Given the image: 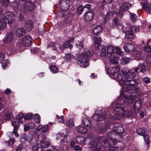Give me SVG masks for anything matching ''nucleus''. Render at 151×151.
<instances>
[{
	"instance_id": "obj_45",
	"label": "nucleus",
	"mask_w": 151,
	"mask_h": 151,
	"mask_svg": "<svg viewBox=\"0 0 151 151\" xmlns=\"http://www.w3.org/2000/svg\"><path fill=\"white\" fill-rule=\"evenodd\" d=\"M131 60L130 58H128L126 57L123 58L121 60V62L122 64L124 65L129 63Z\"/></svg>"
},
{
	"instance_id": "obj_50",
	"label": "nucleus",
	"mask_w": 151,
	"mask_h": 151,
	"mask_svg": "<svg viewBox=\"0 0 151 151\" xmlns=\"http://www.w3.org/2000/svg\"><path fill=\"white\" fill-rule=\"evenodd\" d=\"M106 47H102L100 51V55L101 57H104L106 55Z\"/></svg>"
},
{
	"instance_id": "obj_3",
	"label": "nucleus",
	"mask_w": 151,
	"mask_h": 151,
	"mask_svg": "<svg viewBox=\"0 0 151 151\" xmlns=\"http://www.w3.org/2000/svg\"><path fill=\"white\" fill-rule=\"evenodd\" d=\"M132 101V99L131 98H127L124 99V100L121 99L120 101V105L119 106H116L115 111L117 115L120 116H123L126 110L125 108L128 104L130 103L131 104Z\"/></svg>"
},
{
	"instance_id": "obj_9",
	"label": "nucleus",
	"mask_w": 151,
	"mask_h": 151,
	"mask_svg": "<svg viewBox=\"0 0 151 151\" xmlns=\"http://www.w3.org/2000/svg\"><path fill=\"white\" fill-rule=\"evenodd\" d=\"M116 143L115 141L112 140L109 138L104 139L101 142V145L103 147L107 148L111 146L114 145Z\"/></svg>"
},
{
	"instance_id": "obj_33",
	"label": "nucleus",
	"mask_w": 151,
	"mask_h": 151,
	"mask_svg": "<svg viewBox=\"0 0 151 151\" xmlns=\"http://www.w3.org/2000/svg\"><path fill=\"white\" fill-rule=\"evenodd\" d=\"M13 134H14L12 133L10 135V138L9 140L8 141L5 142H6L8 143L9 146H12L15 142V138H13L12 137L13 135Z\"/></svg>"
},
{
	"instance_id": "obj_61",
	"label": "nucleus",
	"mask_w": 151,
	"mask_h": 151,
	"mask_svg": "<svg viewBox=\"0 0 151 151\" xmlns=\"http://www.w3.org/2000/svg\"><path fill=\"white\" fill-rule=\"evenodd\" d=\"M114 49L115 50V51L114 52L120 55L122 54V51L120 49V48L118 47H115Z\"/></svg>"
},
{
	"instance_id": "obj_34",
	"label": "nucleus",
	"mask_w": 151,
	"mask_h": 151,
	"mask_svg": "<svg viewBox=\"0 0 151 151\" xmlns=\"http://www.w3.org/2000/svg\"><path fill=\"white\" fill-rule=\"evenodd\" d=\"M135 113L134 112H132L130 110H128L126 111L125 110L123 116L129 118L131 117H133L134 115H135Z\"/></svg>"
},
{
	"instance_id": "obj_57",
	"label": "nucleus",
	"mask_w": 151,
	"mask_h": 151,
	"mask_svg": "<svg viewBox=\"0 0 151 151\" xmlns=\"http://www.w3.org/2000/svg\"><path fill=\"white\" fill-rule=\"evenodd\" d=\"M24 114L22 113H19L16 116V118L19 122L24 118Z\"/></svg>"
},
{
	"instance_id": "obj_20",
	"label": "nucleus",
	"mask_w": 151,
	"mask_h": 151,
	"mask_svg": "<svg viewBox=\"0 0 151 151\" xmlns=\"http://www.w3.org/2000/svg\"><path fill=\"white\" fill-rule=\"evenodd\" d=\"M61 14L63 15V17H65L67 22H69L72 20L71 15L67 12L66 10H62Z\"/></svg>"
},
{
	"instance_id": "obj_8",
	"label": "nucleus",
	"mask_w": 151,
	"mask_h": 151,
	"mask_svg": "<svg viewBox=\"0 0 151 151\" xmlns=\"http://www.w3.org/2000/svg\"><path fill=\"white\" fill-rule=\"evenodd\" d=\"M108 135L109 137V138L115 141L116 142V141L122 139L121 136L118 134L114 130L108 132Z\"/></svg>"
},
{
	"instance_id": "obj_59",
	"label": "nucleus",
	"mask_w": 151,
	"mask_h": 151,
	"mask_svg": "<svg viewBox=\"0 0 151 151\" xmlns=\"http://www.w3.org/2000/svg\"><path fill=\"white\" fill-rule=\"evenodd\" d=\"M27 139L26 135L25 134H23L22 135L21 137V141L22 142H24Z\"/></svg>"
},
{
	"instance_id": "obj_18",
	"label": "nucleus",
	"mask_w": 151,
	"mask_h": 151,
	"mask_svg": "<svg viewBox=\"0 0 151 151\" xmlns=\"http://www.w3.org/2000/svg\"><path fill=\"white\" fill-rule=\"evenodd\" d=\"M123 47L124 50L127 52H132L135 49L134 45L130 43H124Z\"/></svg>"
},
{
	"instance_id": "obj_52",
	"label": "nucleus",
	"mask_w": 151,
	"mask_h": 151,
	"mask_svg": "<svg viewBox=\"0 0 151 151\" xmlns=\"http://www.w3.org/2000/svg\"><path fill=\"white\" fill-rule=\"evenodd\" d=\"M9 3V0H0V3L5 7L8 6Z\"/></svg>"
},
{
	"instance_id": "obj_36",
	"label": "nucleus",
	"mask_w": 151,
	"mask_h": 151,
	"mask_svg": "<svg viewBox=\"0 0 151 151\" xmlns=\"http://www.w3.org/2000/svg\"><path fill=\"white\" fill-rule=\"evenodd\" d=\"M102 31V28L101 26H97L95 27L93 29V32L94 35L98 34Z\"/></svg>"
},
{
	"instance_id": "obj_39",
	"label": "nucleus",
	"mask_w": 151,
	"mask_h": 151,
	"mask_svg": "<svg viewBox=\"0 0 151 151\" xmlns=\"http://www.w3.org/2000/svg\"><path fill=\"white\" fill-rule=\"evenodd\" d=\"M113 22L114 24L119 29L122 28V27L119 21L117 18H114L113 19Z\"/></svg>"
},
{
	"instance_id": "obj_12",
	"label": "nucleus",
	"mask_w": 151,
	"mask_h": 151,
	"mask_svg": "<svg viewBox=\"0 0 151 151\" xmlns=\"http://www.w3.org/2000/svg\"><path fill=\"white\" fill-rule=\"evenodd\" d=\"M59 6L60 9H68L70 6V0H60L59 3Z\"/></svg>"
},
{
	"instance_id": "obj_31",
	"label": "nucleus",
	"mask_w": 151,
	"mask_h": 151,
	"mask_svg": "<svg viewBox=\"0 0 151 151\" xmlns=\"http://www.w3.org/2000/svg\"><path fill=\"white\" fill-rule=\"evenodd\" d=\"M76 140L77 143L79 144H82L86 141L85 138L83 136L81 135L77 136Z\"/></svg>"
},
{
	"instance_id": "obj_28",
	"label": "nucleus",
	"mask_w": 151,
	"mask_h": 151,
	"mask_svg": "<svg viewBox=\"0 0 151 151\" xmlns=\"http://www.w3.org/2000/svg\"><path fill=\"white\" fill-rule=\"evenodd\" d=\"M29 10H22L21 12L20 13L19 17V20L20 21H23L24 18V16L27 13H28L29 12Z\"/></svg>"
},
{
	"instance_id": "obj_43",
	"label": "nucleus",
	"mask_w": 151,
	"mask_h": 151,
	"mask_svg": "<svg viewBox=\"0 0 151 151\" xmlns=\"http://www.w3.org/2000/svg\"><path fill=\"white\" fill-rule=\"evenodd\" d=\"M70 141V137L68 135H66L64 136L63 139H62L60 142L61 143L66 142V143H68Z\"/></svg>"
},
{
	"instance_id": "obj_10",
	"label": "nucleus",
	"mask_w": 151,
	"mask_h": 151,
	"mask_svg": "<svg viewBox=\"0 0 151 151\" xmlns=\"http://www.w3.org/2000/svg\"><path fill=\"white\" fill-rule=\"evenodd\" d=\"M112 0H103L101 2V7L102 9L111 8L113 6Z\"/></svg>"
},
{
	"instance_id": "obj_27",
	"label": "nucleus",
	"mask_w": 151,
	"mask_h": 151,
	"mask_svg": "<svg viewBox=\"0 0 151 151\" xmlns=\"http://www.w3.org/2000/svg\"><path fill=\"white\" fill-rule=\"evenodd\" d=\"M82 122L83 124L90 128L91 127V124L90 120L86 117L83 118L82 120Z\"/></svg>"
},
{
	"instance_id": "obj_6",
	"label": "nucleus",
	"mask_w": 151,
	"mask_h": 151,
	"mask_svg": "<svg viewBox=\"0 0 151 151\" xmlns=\"http://www.w3.org/2000/svg\"><path fill=\"white\" fill-rule=\"evenodd\" d=\"M4 15H5L4 17V19L6 21L7 23L11 25L14 24L15 22V15L12 12H8L3 13Z\"/></svg>"
},
{
	"instance_id": "obj_51",
	"label": "nucleus",
	"mask_w": 151,
	"mask_h": 151,
	"mask_svg": "<svg viewBox=\"0 0 151 151\" xmlns=\"http://www.w3.org/2000/svg\"><path fill=\"white\" fill-rule=\"evenodd\" d=\"M91 8V6L90 4H87L84 6L82 5L78 7L77 9H83L84 8L90 9Z\"/></svg>"
},
{
	"instance_id": "obj_58",
	"label": "nucleus",
	"mask_w": 151,
	"mask_h": 151,
	"mask_svg": "<svg viewBox=\"0 0 151 151\" xmlns=\"http://www.w3.org/2000/svg\"><path fill=\"white\" fill-rule=\"evenodd\" d=\"M50 70L51 72L53 73H55L58 72V68L55 66L53 65L50 67Z\"/></svg>"
},
{
	"instance_id": "obj_2",
	"label": "nucleus",
	"mask_w": 151,
	"mask_h": 151,
	"mask_svg": "<svg viewBox=\"0 0 151 151\" xmlns=\"http://www.w3.org/2000/svg\"><path fill=\"white\" fill-rule=\"evenodd\" d=\"M94 52L92 51H85L79 56L77 63L82 68H86L89 65V58L93 55Z\"/></svg>"
},
{
	"instance_id": "obj_24",
	"label": "nucleus",
	"mask_w": 151,
	"mask_h": 151,
	"mask_svg": "<svg viewBox=\"0 0 151 151\" xmlns=\"http://www.w3.org/2000/svg\"><path fill=\"white\" fill-rule=\"evenodd\" d=\"M133 31L129 28V29L127 30L125 32V39L128 40L130 41L133 37Z\"/></svg>"
},
{
	"instance_id": "obj_29",
	"label": "nucleus",
	"mask_w": 151,
	"mask_h": 151,
	"mask_svg": "<svg viewBox=\"0 0 151 151\" xmlns=\"http://www.w3.org/2000/svg\"><path fill=\"white\" fill-rule=\"evenodd\" d=\"M114 130L121 136V134L124 133V130L123 127L121 126H119L114 127Z\"/></svg>"
},
{
	"instance_id": "obj_16",
	"label": "nucleus",
	"mask_w": 151,
	"mask_h": 151,
	"mask_svg": "<svg viewBox=\"0 0 151 151\" xmlns=\"http://www.w3.org/2000/svg\"><path fill=\"white\" fill-rule=\"evenodd\" d=\"M94 12L93 10H88L85 15V19L87 21H91L93 18Z\"/></svg>"
},
{
	"instance_id": "obj_4",
	"label": "nucleus",
	"mask_w": 151,
	"mask_h": 151,
	"mask_svg": "<svg viewBox=\"0 0 151 151\" xmlns=\"http://www.w3.org/2000/svg\"><path fill=\"white\" fill-rule=\"evenodd\" d=\"M100 141V139L99 137H96L91 140L90 143V146L89 148L93 151H103L101 147L99 145V143Z\"/></svg>"
},
{
	"instance_id": "obj_32",
	"label": "nucleus",
	"mask_w": 151,
	"mask_h": 151,
	"mask_svg": "<svg viewBox=\"0 0 151 151\" xmlns=\"http://www.w3.org/2000/svg\"><path fill=\"white\" fill-rule=\"evenodd\" d=\"M12 6L13 9H22L19 2L17 0L14 1L13 3Z\"/></svg>"
},
{
	"instance_id": "obj_62",
	"label": "nucleus",
	"mask_w": 151,
	"mask_h": 151,
	"mask_svg": "<svg viewBox=\"0 0 151 151\" xmlns=\"http://www.w3.org/2000/svg\"><path fill=\"white\" fill-rule=\"evenodd\" d=\"M132 31L133 32H136L137 31H138L139 29L138 27L136 26H132L131 28H130Z\"/></svg>"
},
{
	"instance_id": "obj_1",
	"label": "nucleus",
	"mask_w": 151,
	"mask_h": 151,
	"mask_svg": "<svg viewBox=\"0 0 151 151\" xmlns=\"http://www.w3.org/2000/svg\"><path fill=\"white\" fill-rule=\"evenodd\" d=\"M135 76V74L130 70L128 75L126 76L127 78H125V79H126L124 80L125 81L124 84L128 86L125 88L124 94L127 96V97L130 98L132 96H136L135 95L132 94L134 93H136L138 89L136 86H137L138 83L136 80L133 79Z\"/></svg>"
},
{
	"instance_id": "obj_54",
	"label": "nucleus",
	"mask_w": 151,
	"mask_h": 151,
	"mask_svg": "<svg viewBox=\"0 0 151 151\" xmlns=\"http://www.w3.org/2000/svg\"><path fill=\"white\" fill-rule=\"evenodd\" d=\"M67 124L69 127H72L74 125L73 121L72 119H69L67 122Z\"/></svg>"
},
{
	"instance_id": "obj_30",
	"label": "nucleus",
	"mask_w": 151,
	"mask_h": 151,
	"mask_svg": "<svg viewBox=\"0 0 151 151\" xmlns=\"http://www.w3.org/2000/svg\"><path fill=\"white\" fill-rule=\"evenodd\" d=\"M132 53L134 57L139 58H141V52L140 50L134 49L132 52Z\"/></svg>"
},
{
	"instance_id": "obj_15",
	"label": "nucleus",
	"mask_w": 151,
	"mask_h": 151,
	"mask_svg": "<svg viewBox=\"0 0 151 151\" xmlns=\"http://www.w3.org/2000/svg\"><path fill=\"white\" fill-rule=\"evenodd\" d=\"M12 124L14 127L13 131L12 133H14L16 137H18L19 134L17 133V130L19 129V122L12 121Z\"/></svg>"
},
{
	"instance_id": "obj_23",
	"label": "nucleus",
	"mask_w": 151,
	"mask_h": 151,
	"mask_svg": "<svg viewBox=\"0 0 151 151\" xmlns=\"http://www.w3.org/2000/svg\"><path fill=\"white\" fill-rule=\"evenodd\" d=\"M142 101L139 99L136 101L134 104V110L135 113L138 112L141 108Z\"/></svg>"
},
{
	"instance_id": "obj_46",
	"label": "nucleus",
	"mask_w": 151,
	"mask_h": 151,
	"mask_svg": "<svg viewBox=\"0 0 151 151\" xmlns=\"http://www.w3.org/2000/svg\"><path fill=\"white\" fill-rule=\"evenodd\" d=\"M130 14V19L133 22H135L137 20V16L136 15L133 13H131L129 12Z\"/></svg>"
},
{
	"instance_id": "obj_25",
	"label": "nucleus",
	"mask_w": 151,
	"mask_h": 151,
	"mask_svg": "<svg viewBox=\"0 0 151 151\" xmlns=\"http://www.w3.org/2000/svg\"><path fill=\"white\" fill-rule=\"evenodd\" d=\"M106 48L107 49V56L108 57H111V55L114 51L115 47L112 46H106Z\"/></svg>"
},
{
	"instance_id": "obj_63",
	"label": "nucleus",
	"mask_w": 151,
	"mask_h": 151,
	"mask_svg": "<svg viewBox=\"0 0 151 151\" xmlns=\"http://www.w3.org/2000/svg\"><path fill=\"white\" fill-rule=\"evenodd\" d=\"M97 130L98 132L100 134L104 132L105 131V129L102 127H99L98 128Z\"/></svg>"
},
{
	"instance_id": "obj_37",
	"label": "nucleus",
	"mask_w": 151,
	"mask_h": 151,
	"mask_svg": "<svg viewBox=\"0 0 151 151\" xmlns=\"http://www.w3.org/2000/svg\"><path fill=\"white\" fill-rule=\"evenodd\" d=\"M7 22L3 17L0 20V29H3L6 26Z\"/></svg>"
},
{
	"instance_id": "obj_64",
	"label": "nucleus",
	"mask_w": 151,
	"mask_h": 151,
	"mask_svg": "<svg viewBox=\"0 0 151 151\" xmlns=\"http://www.w3.org/2000/svg\"><path fill=\"white\" fill-rule=\"evenodd\" d=\"M146 62L148 64H151V54L147 56L146 58Z\"/></svg>"
},
{
	"instance_id": "obj_40",
	"label": "nucleus",
	"mask_w": 151,
	"mask_h": 151,
	"mask_svg": "<svg viewBox=\"0 0 151 151\" xmlns=\"http://www.w3.org/2000/svg\"><path fill=\"white\" fill-rule=\"evenodd\" d=\"M146 132V129L145 128L142 127L138 128L136 131L137 133L139 135L141 136H143Z\"/></svg>"
},
{
	"instance_id": "obj_11",
	"label": "nucleus",
	"mask_w": 151,
	"mask_h": 151,
	"mask_svg": "<svg viewBox=\"0 0 151 151\" xmlns=\"http://www.w3.org/2000/svg\"><path fill=\"white\" fill-rule=\"evenodd\" d=\"M32 41V38L31 37L27 36L24 37L21 39V42L24 45L28 46L31 44Z\"/></svg>"
},
{
	"instance_id": "obj_53",
	"label": "nucleus",
	"mask_w": 151,
	"mask_h": 151,
	"mask_svg": "<svg viewBox=\"0 0 151 151\" xmlns=\"http://www.w3.org/2000/svg\"><path fill=\"white\" fill-rule=\"evenodd\" d=\"M33 117V114L31 113H29L27 114L24 117L25 119L29 120L32 119Z\"/></svg>"
},
{
	"instance_id": "obj_13",
	"label": "nucleus",
	"mask_w": 151,
	"mask_h": 151,
	"mask_svg": "<svg viewBox=\"0 0 151 151\" xmlns=\"http://www.w3.org/2000/svg\"><path fill=\"white\" fill-rule=\"evenodd\" d=\"M119 69L118 66L111 67L107 70V73L111 77L115 76L119 71Z\"/></svg>"
},
{
	"instance_id": "obj_47",
	"label": "nucleus",
	"mask_w": 151,
	"mask_h": 151,
	"mask_svg": "<svg viewBox=\"0 0 151 151\" xmlns=\"http://www.w3.org/2000/svg\"><path fill=\"white\" fill-rule=\"evenodd\" d=\"M118 58L115 57H112L110 59V63L111 64L116 65L118 63Z\"/></svg>"
},
{
	"instance_id": "obj_7",
	"label": "nucleus",
	"mask_w": 151,
	"mask_h": 151,
	"mask_svg": "<svg viewBox=\"0 0 151 151\" xmlns=\"http://www.w3.org/2000/svg\"><path fill=\"white\" fill-rule=\"evenodd\" d=\"M106 113L104 110H102L99 114H94L93 116V119L96 121H102L106 118Z\"/></svg>"
},
{
	"instance_id": "obj_22",
	"label": "nucleus",
	"mask_w": 151,
	"mask_h": 151,
	"mask_svg": "<svg viewBox=\"0 0 151 151\" xmlns=\"http://www.w3.org/2000/svg\"><path fill=\"white\" fill-rule=\"evenodd\" d=\"M94 44L95 47L98 48L99 49L100 46V43L101 41V39L99 35H96L94 37L93 39Z\"/></svg>"
},
{
	"instance_id": "obj_56",
	"label": "nucleus",
	"mask_w": 151,
	"mask_h": 151,
	"mask_svg": "<svg viewBox=\"0 0 151 151\" xmlns=\"http://www.w3.org/2000/svg\"><path fill=\"white\" fill-rule=\"evenodd\" d=\"M63 46L65 48L69 47L70 48H72L73 46L71 45V43L69 42L66 41L63 44Z\"/></svg>"
},
{
	"instance_id": "obj_55",
	"label": "nucleus",
	"mask_w": 151,
	"mask_h": 151,
	"mask_svg": "<svg viewBox=\"0 0 151 151\" xmlns=\"http://www.w3.org/2000/svg\"><path fill=\"white\" fill-rule=\"evenodd\" d=\"M49 130V125L48 124L43 126L42 132V133H45Z\"/></svg>"
},
{
	"instance_id": "obj_5",
	"label": "nucleus",
	"mask_w": 151,
	"mask_h": 151,
	"mask_svg": "<svg viewBox=\"0 0 151 151\" xmlns=\"http://www.w3.org/2000/svg\"><path fill=\"white\" fill-rule=\"evenodd\" d=\"M129 70L127 68H124L122 71V74H119L117 73L116 75L114 76V78L117 81H120L121 83L124 84L125 80V78H127L126 76L128 75Z\"/></svg>"
},
{
	"instance_id": "obj_21",
	"label": "nucleus",
	"mask_w": 151,
	"mask_h": 151,
	"mask_svg": "<svg viewBox=\"0 0 151 151\" xmlns=\"http://www.w3.org/2000/svg\"><path fill=\"white\" fill-rule=\"evenodd\" d=\"M14 35V33L12 32H9L3 39V41L6 43L10 42L13 39Z\"/></svg>"
},
{
	"instance_id": "obj_48",
	"label": "nucleus",
	"mask_w": 151,
	"mask_h": 151,
	"mask_svg": "<svg viewBox=\"0 0 151 151\" xmlns=\"http://www.w3.org/2000/svg\"><path fill=\"white\" fill-rule=\"evenodd\" d=\"M139 70L142 73H144L146 71L145 67L143 64H139Z\"/></svg>"
},
{
	"instance_id": "obj_60",
	"label": "nucleus",
	"mask_w": 151,
	"mask_h": 151,
	"mask_svg": "<svg viewBox=\"0 0 151 151\" xmlns=\"http://www.w3.org/2000/svg\"><path fill=\"white\" fill-rule=\"evenodd\" d=\"M142 81L147 84L149 83L150 82V78L147 77H145L142 79Z\"/></svg>"
},
{
	"instance_id": "obj_17",
	"label": "nucleus",
	"mask_w": 151,
	"mask_h": 151,
	"mask_svg": "<svg viewBox=\"0 0 151 151\" xmlns=\"http://www.w3.org/2000/svg\"><path fill=\"white\" fill-rule=\"evenodd\" d=\"M35 8V6L33 3L30 1H27L24 3L22 9H34Z\"/></svg>"
},
{
	"instance_id": "obj_35",
	"label": "nucleus",
	"mask_w": 151,
	"mask_h": 151,
	"mask_svg": "<svg viewBox=\"0 0 151 151\" xmlns=\"http://www.w3.org/2000/svg\"><path fill=\"white\" fill-rule=\"evenodd\" d=\"M131 4L129 2H126L122 5L121 8L123 9H128L131 8Z\"/></svg>"
},
{
	"instance_id": "obj_19",
	"label": "nucleus",
	"mask_w": 151,
	"mask_h": 151,
	"mask_svg": "<svg viewBox=\"0 0 151 151\" xmlns=\"http://www.w3.org/2000/svg\"><path fill=\"white\" fill-rule=\"evenodd\" d=\"M33 20H29L25 22L24 27L28 31H30L32 29L34 26V22Z\"/></svg>"
},
{
	"instance_id": "obj_49",
	"label": "nucleus",
	"mask_w": 151,
	"mask_h": 151,
	"mask_svg": "<svg viewBox=\"0 0 151 151\" xmlns=\"http://www.w3.org/2000/svg\"><path fill=\"white\" fill-rule=\"evenodd\" d=\"M144 139L146 144L147 145V147H148L150 143L149 140V136L148 134H145L144 136Z\"/></svg>"
},
{
	"instance_id": "obj_14",
	"label": "nucleus",
	"mask_w": 151,
	"mask_h": 151,
	"mask_svg": "<svg viewBox=\"0 0 151 151\" xmlns=\"http://www.w3.org/2000/svg\"><path fill=\"white\" fill-rule=\"evenodd\" d=\"M26 33V30L24 28L20 27L16 30L15 34L17 37H20L25 35Z\"/></svg>"
},
{
	"instance_id": "obj_26",
	"label": "nucleus",
	"mask_w": 151,
	"mask_h": 151,
	"mask_svg": "<svg viewBox=\"0 0 151 151\" xmlns=\"http://www.w3.org/2000/svg\"><path fill=\"white\" fill-rule=\"evenodd\" d=\"M76 129L77 132L81 134H86L87 131V128L81 125L78 126Z\"/></svg>"
},
{
	"instance_id": "obj_41",
	"label": "nucleus",
	"mask_w": 151,
	"mask_h": 151,
	"mask_svg": "<svg viewBox=\"0 0 151 151\" xmlns=\"http://www.w3.org/2000/svg\"><path fill=\"white\" fill-rule=\"evenodd\" d=\"M39 144L43 148H47L49 145V142L45 140H42L40 142Z\"/></svg>"
},
{
	"instance_id": "obj_44",
	"label": "nucleus",
	"mask_w": 151,
	"mask_h": 151,
	"mask_svg": "<svg viewBox=\"0 0 151 151\" xmlns=\"http://www.w3.org/2000/svg\"><path fill=\"white\" fill-rule=\"evenodd\" d=\"M5 118L7 120H10L13 118V115L11 112L6 113L5 115Z\"/></svg>"
},
{
	"instance_id": "obj_38",
	"label": "nucleus",
	"mask_w": 151,
	"mask_h": 151,
	"mask_svg": "<svg viewBox=\"0 0 151 151\" xmlns=\"http://www.w3.org/2000/svg\"><path fill=\"white\" fill-rule=\"evenodd\" d=\"M141 5L142 8L145 9H151V3L150 5H148L147 2V1L143 0L141 2Z\"/></svg>"
},
{
	"instance_id": "obj_42",
	"label": "nucleus",
	"mask_w": 151,
	"mask_h": 151,
	"mask_svg": "<svg viewBox=\"0 0 151 151\" xmlns=\"http://www.w3.org/2000/svg\"><path fill=\"white\" fill-rule=\"evenodd\" d=\"M43 148L40 146V144H37V145H35L33 147V151H43Z\"/></svg>"
}]
</instances>
